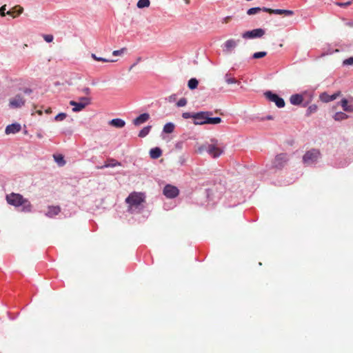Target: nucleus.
<instances>
[{"label":"nucleus","mask_w":353,"mask_h":353,"mask_svg":"<svg viewBox=\"0 0 353 353\" xmlns=\"http://www.w3.org/2000/svg\"><path fill=\"white\" fill-rule=\"evenodd\" d=\"M162 150L160 148L156 147L150 150V154H161Z\"/></svg>","instance_id":"nucleus-36"},{"label":"nucleus","mask_w":353,"mask_h":353,"mask_svg":"<svg viewBox=\"0 0 353 353\" xmlns=\"http://www.w3.org/2000/svg\"><path fill=\"white\" fill-rule=\"evenodd\" d=\"M201 153L207 152L210 154H221L225 152L224 145L217 140L212 139L210 143H205L198 148Z\"/></svg>","instance_id":"nucleus-4"},{"label":"nucleus","mask_w":353,"mask_h":353,"mask_svg":"<svg viewBox=\"0 0 353 353\" xmlns=\"http://www.w3.org/2000/svg\"><path fill=\"white\" fill-rule=\"evenodd\" d=\"M184 1H185V2L187 4L190 3V0H184Z\"/></svg>","instance_id":"nucleus-51"},{"label":"nucleus","mask_w":353,"mask_h":353,"mask_svg":"<svg viewBox=\"0 0 353 353\" xmlns=\"http://www.w3.org/2000/svg\"><path fill=\"white\" fill-rule=\"evenodd\" d=\"M21 125L19 123H12L8 125L5 130L6 134H15L21 130Z\"/></svg>","instance_id":"nucleus-12"},{"label":"nucleus","mask_w":353,"mask_h":353,"mask_svg":"<svg viewBox=\"0 0 353 353\" xmlns=\"http://www.w3.org/2000/svg\"><path fill=\"white\" fill-rule=\"evenodd\" d=\"M263 11L268 12L270 14H285L286 16H290L294 14L293 11L289 10H282V9H271L268 8H263Z\"/></svg>","instance_id":"nucleus-9"},{"label":"nucleus","mask_w":353,"mask_h":353,"mask_svg":"<svg viewBox=\"0 0 353 353\" xmlns=\"http://www.w3.org/2000/svg\"><path fill=\"white\" fill-rule=\"evenodd\" d=\"M182 144H183L182 143H176V147L180 148L182 145Z\"/></svg>","instance_id":"nucleus-48"},{"label":"nucleus","mask_w":353,"mask_h":353,"mask_svg":"<svg viewBox=\"0 0 353 353\" xmlns=\"http://www.w3.org/2000/svg\"><path fill=\"white\" fill-rule=\"evenodd\" d=\"M81 91L83 93L85 94L86 95H89L90 94V92H91L90 88H88V87H85V88H82L81 90Z\"/></svg>","instance_id":"nucleus-42"},{"label":"nucleus","mask_w":353,"mask_h":353,"mask_svg":"<svg viewBox=\"0 0 353 353\" xmlns=\"http://www.w3.org/2000/svg\"><path fill=\"white\" fill-rule=\"evenodd\" d=\"M225 82L228 83V84H232V83H240L235 78L231 77L230 74H227L225 75Z\"/></svg>","instance_id":"nucleus-29"},{"label":"nucleus","mask_w":353,"mask_h":353,"mask_svg":"<svg viewBox=\"0 0 353 353\" xmlns=\"http://www.w3.org/2000/svg\"><path fill=\"white\" fill-rule=\"evenodd\" d=\"M187 104V100L185 98L180 99L176 103L178 107H183Z\"/></svg>","instance_id":"nucleus-37"},{"label":"nucleus","mask_w":353,"mask_h":353,"mask_svg":"<svg viewBox=\"0 0 353 353\" xmlns=\"http://www.w3.org/2000/svg\"><path fill=\"white\" fill-rule=\"evenodd\" d=\"M264 94L267 99H268L270 101L274 102L278 108H281L285 106V103L283 99L280 97L276 94H274L271 91H267Z\"/></svg>","instance_id":"nucleus-5"},{"label":"nucleus","mask_w":353,"mask_h":353,"mask_svg":"<svg viewBox=\"0 0 353 353\" xmlns=\"http://www.w3.org/2000/svg\"><path fill=\"white\" fill-rule=\"evenodd\" d=\"M150 4V0H139L137 6L139 8H144L149 7Z\"/></svg>","instance_id":"nucleus-25"},{"label":"nucleus","mask_w":353,"mask_h":353,"mask_svg":"<svg viewBox=\"0 0 353 353\" xmlns=\"http://www.w3.org/2000/svg\"><path fill=\"white\" fill-rule=\"evenodd\" d=\"M81 103H83L85 106L90 105L91 103V98L85 97H81L79 99Z\"/></svg>","instance_id":"nucleus-32"},{"label":"nucleus","mask_w":353,"mask_h":353,"mask_svg":"<svg viewBox=\"0 0 353 353\" xmlns=\"http://www.w3.org/2000/svg\"><path fill=\"white\" fill-rule=\"evenodd\" d=\"M54 161L59 166H63L65 163V161L63 159V156H53Z\"/></svg>","instance_id":"nucleus-26"},{"label":"nucleus","mask_w":353,"mask_h":353,"mask_svg":"<svg viewBox=\"0 0 353 353\" xmlns=\"http://www.w3.org/2000/svg\"><path fill=\"white\" fill-rule=\"evenodd\" d=\"M266 54H267L266 52H255L252 54V58L253 59H261V58L265 57Z\"/></svg>","instance_id":"nucleus-31"},{"label":"nucleus","mask_w":353,"mask_h":353,"mask_svg":"<svg viewBox=\"0 0 353 353\" xmlns=\"http://www.w3.org/2000/svg\"><path fill=\"white\" fill-rule=\"evenodd\" d=\"M212 112L201 111L194 113V120L193 121L194 125H205L212 124L216 125L221 123L222 119L220 117H212Z\"/></svg>","instance_id":"nucleus-2"},{"label":"nucleus","mask_w":353,"mask_h":353,"mask_svg":"<svg viewBox=\"0 0 353 353\" xmlns=\"http://www.w3.org/2000/svg\"><path fill=\"white\" fill-rule=\"evenodd\" d=\"M274 119V117L272 116V115H268L265 118H262L261 120L263 121L265 119H267V120H272Z\"/></svg>","instance_id":"nucleus-45"},{"label":"nucleus","mask_w":353,"mask_h":353,"mask_svg":"<svg viewBox=\"0 0 353 353\" xmlns=\"http://www.w3.org/2000/svg\"><path fill=\"white\" fill-rule=\"evenodd\" d=\"M182 117L184 119L192 118L194 120V113L183 112Z\"/></svg>","instance_id":"nucleus-38"},{"label":"nucleus","mask_w":353,"mask_h":353,"mask_svg":"<svg viewBox=\"0 0 353 353\" xmlns=\"http://www.w3.org/2000/svg\"><path fill=\"white\" fill-rule=\"evenodd\" d=\"M127 49L125 48H123L120 50H114L112 52V54L114 56H122L125 52H126Z\"/></svg>","instance_id":"nucleus-33"},{"label":"nucleus","mask_w":353,"mask_h":353,"mask_svg":"<svg viewBox=\"0 0 353 353\" xmlns=\"http://www.w3.org/2000/svg\"><path fill=\"white\" fill-rule=\"evenodd\" d=\"M37 112L38 113L39 115H41L42 114V111L41 110H37Z\"/></svg>","instance_id":"nucleus-49"},{"label":"nucleus","mask_w":353,"mask_h":353,"mask_svg":"<svg viewBox=\"0 0 353 353\" xmlns=\"http://www.w3.org/2000/svg\"><path fill=\"white\" fill-rule=\"evenodd\" d=\"M265 34V30L262 28L254 29L246 31L242 34V37L245 39L262 37Z\"/></svg>","instance_id":"nucleus-7"},{"label":"nucleus","mask_w":353,"mask_h":353,"mask_svg":"<svg viewBox=\"0 0 353 353\" xmlns=\"http://www.w3.org/2000/svg\"><path fill=\"white\" fill-rule=\"evenodd\" d=\"M318 156H303V161L305 164L309 165L317 161Z\"/></svg>","instance_id":"nucleus-20"},{"label":"nucleus","mask_w":353,"mask_h":353,"mask_svg":"<svg viewBox=\"0 0 353 353\" xmlns=\"http://www.w3.org/2000/svg\"><path fill=\"white\" fill-rule=\"evenodd\" d=\"M163 194L168 199H174L179 195V190L174 185L168 184L164 187Z\"/></svg>","instance_id":"nucleus-6"},{"label":"nucleus","mask_w":353,"mask_h":353,"mask_svg":"<svg viewBox=\"0 0 353 353\" xmlns=\"http://www.w3.org/2000/svg\"><path fill=\"white\" fill-rule=\"evenodd\" d=\"M303 101V97L299 94H292L290 98V101L292 105H300Z\"/></svg>","instance_id":"nucleus-16"},{"label":"nucleus","mask_w":353,"mask_h":353,"mask_svg":"<svg viewBox=\"0 0 353 353\" xmlns=\"http://www.w3.org/2000/svg\"><path fill=\"white\" fill-rule=\"evenodd\" d=\"M341 92L338 91L337 92L333 94L332 95H329L326 92H323L321 94L320 98L321 100L325 103H328L330 101L335 100L338 97L341 95Z\"/></svg>","instance_id":"nucleus-10"},{"label":"nucleus","mask_w":353,"mask_h":353,"mask_svg":"<svg viewBox=\"0 0 353 353\" xmlns=\"http://www.w3.org/2000/svg\"><path fill=\"white\" fill-rule=\"evenodd\" d=\"M60 211L61 209L59 206H49L46 215L48 217L52 218L53 216L57 215Z\"/></svg>","instance_id":"nucleus-15"},{"label":"nucleus","mask_w":353,"mask_h":353,"mask_svg":"<svg viewBox=\"0 0 353 353\" xmlns=\"http://www.w3.org/2000/svg\"><path fill=\"white\" fill-rule=\"evenodd\" d=\"M109 124L117 128H122L125 126V122L121 119H113L109 121Z\"/></svg>","instance_id":"nucleus-18"},{"label":"nucleus","mask_w":353,"mask_h":353,"mask_svg":"<svg viewBox=\"0 0 353 353\" xmlns=\"http://www.w3.org/2000/svg\"><path fill=\"white\" fill-rule=\"evenodd\" d=\"M7 202L15 207H21V210L25 212L31 211L32 205L30 202L23 197L20 194L11 193L6 196Z\"/></svg>","instance_id":"nucleus-1"},{"label":"nucleus","mask_w":353,"mask_h":353,"mask_svg":"<svg viewBox=\"0 0 353 353\" xmlns=\"http://www.w3.org/2000/svg\"><path fill=\"white\" fill-rule=\"evenodd\" d=\"M236 45V41L233 39H229L224 43V46L227 51H230L232 49L234 48Z\"/></svg>","instance_id":"nucleus-21"},{"label":"nucleus","mask_w":353,"mask_h":353,"mask_svg":"<svg viewBox=\"0 0 353 353\" xmlns=\"http://www.w3.org/2000/svg\"><path fill=\"white\" fill-rule=\"evenodd\" d=\"M350 4H351L350 1H348L346 3H337V5H339V6H350Z\"/></svg>","instance_id":"nucleus-44"},{"label":"nucleus","mask_w":353,"mask_h":353,"mask_svg":"<svg viewBox=\"0 0 353 353\" xmlns=\"http://www.w3.org/2000/svg\"><path fill=\"white\" fill-rule=\"evenodd\" d=\"M151 126H146L144 127L139 133V137H145L146 135H148L150 131Z\"/></svg>","instance_id":"nucleus-28"},{"label":"nucleus","mask_w":353,"mask_h":353,"mask_svg":"<svg viewBox=\"0 0 353 353\" xmlns=\"http://www.w3.org/2000/svg\"><path fill=\"white\" fill-rule=\"evenodd\" d=\"M46 113L47 114H50L52 112V110L50 108H47L46 110H45Z\"/></svg>","instance_id":"nucleus-47"},{"label":"nucleus","mask_w":353,"mask_h":353,"mask_svg":"<svg viewBox=\"0 0 353 353\" xmlns=\"http://www.w3.org/2000/svg\"><path fill=\"white\" fill-rule=\"evenodd\" d=\"M26 94H30L32 92V90L29 88H26L23 91Z\"/></svg>","instance_id":"nucleus-46"},{"label":"nucleus","mask_w":353,"mask_h":353,"mask_svg":"<svg viewBox=\"0 0 353 353\" xmlns=\"http://www.w3.org/2000/svg\"><path fill=\"white\" fill-rule=\"evenodd\" d=\"M70 105L74 106L72 111L74 112H80L83 110L86 106L81 102H77L74 101H70Z\"/></svg>","instance_id":"nucleus-17"},{"label":"nucleus","mask_w":353,"mask_h":353,"mask_svg":"<svg viewBox=\"0 0 353 353\" xmlns=\"http://www.w3.org/2000/svg\"><path fill=\"white\" fill-rule=\"evenodd\" d=\"M145 202V194L143 192H132L125 199V203L128 204V211L131 213L139 208Z\"/></svg>","instance_id":"nucleus-3"},{"label":"nucleus","mask_w":353,"mask_h":353,"mask_svg":"<svg viewBox=\"0 0 353 353\" xmlns=\"http://www.w3.org/2000/svg\"><path fill=\"white\" fill-rule=\"evenodd\" d=\"M340 103L344 111L347 112H353V103H352V101L349 103L347 99H343Z\"/></svg>","instance_id":"nucleus-14"},{"label":"nucleus","mask_w":353,"mask_h":353,"mask_svg":"<svg viewBox=\"0 0 353 353\" xmlns=\"http://www.w3.org/2000/svg\"><path fill=\"white\" fill-rule=\"evenodd\" d=\"M333 118L335 121H340L347 119L348 118V115L344 112H338L334 114V115L333 116Z\"/></svg>","instance_id":"nucleus-22"},{"label":"nucleus","mask_w":353,"mask_h":353,"mask_svg":"<svg viewBox=\"0 0 353 353\" xmlns=\"http://www.w3.org/2000/svg\"><path fill=\"white\" fill-rule=\"evenodd\" d=\"M198 84L199 81H197V79L195 78H192L188 81V85L190 90H194L197 88Z\"/></svg>","instance_id":"nucleus-24"},{"label":"nucleus","mask_w":353,"mask_h":353,"mask_svg":"<svg viewBox=\"0 0 353 353\" xmlns=\"http://www.w3.org/2000/svg\"><path fill=\"white\" fill-rule=\"evenodd\" d=\"M343 65H353V57H350L348 59H346L343 62Z\"/></svg>","instance_id":"nucleus-40"},{"label":"nucleus","mask_w":353,"mask_h":353,"mask_svg":"<svg viewBox=\"0 0 353 353\" xmlns=\"http://www.w3.org/2000/svg\"><path fill=\"white\" fill-rule=\"evenodd\" d=\"M174 130V125L172 123H167L163 127V132L167 134L172 133Z\"/></svg>","instance_id":"nucleus-23"},{"label":"nucleus","mask_w":353,"mask_h":353,"mask_svg":"<svg viewBox=\"0 0 353 353\" xmlns=\"http://www.w3.org/2000/svg\"><path fill=\"white\" fill-rule=\"evenodd\" d=\"M150 119V114L148 113H143L133 120L134 125H140L144 123Z\"/></svg>","instance_id":"nucleus-11"},{"label":"nucleus","mask_w":353,"mask_h":353,"mask_svg":"<svg viewBox=\"0 0 353 353\" xmlns=\"http://www.w3.org/2000/svg\"><path fill=\"white\" fill-rule=\"evenodd\" d=\"M66 117H67V114L65 113L61 112V113L58 114L55 117L54 119L57 121H61L64 120L66 118Z\"/></svg>","instance_id":"nucleus-35"},{"label":"nucleus","mask_w":353,"mask_h":353,"mask_svg":"<svg viewBox=\"0 0 353 353\" xmlns=\"http://www.w3.org/2000/svg\"><path fill=\"white\" fill-rule=\"evenodd\" d=\"M43 37L44 40L48 43L52 42L54 39L53 35H52V34H44L43 36Z\"/></svg>","instance_id":"nucleus-39"},{"label":"nucleus","mask_w":353,"mask_h":353,"mask_svg":"<svg viewBox=\"0 0 353 353\" xmlns=\"http://www.w3.org/2000/svg\"><path fill=\"white\" fill-rule=\"evenodd\" d=\"M6 7V5H3V6H1L0 8V15L1 17H5L6 14H7L6 12H5Z\"/></svg>","instance_id":"nucleus-41"},{"label":"nucleus","mask_w":353,"mask_h":353,"mask_svg":"<svg viewBox=\"0 0 353 353\" xmlns=\"http://www.w3.org/2000/svg\"><path fill=\"white\" fill-rule=\"evenodd\" d=\"M23 12V8L21 6H16L10 10L6 12L7 14L10 15L12 18H16Z\"/></svg>","instance_id":"nucleus-13"},{"label":"nucleus","mask_w":353,"mask_h":353,"mask_svg":"<svg viewBox=\"0 0 353 353\" xmlns=\"http://www.w3.org/2000/svg\"><path fill=\"white\" fill-rule=\"evenodd\" d=\"M230 20H231V17L228 16V17L223 18V23H228L230 21Z\"/></svg>","instance_id":"nucleus-43"},{"label":"nucleus","mask_w":353,"mask_h":353,"mask_svg":"<svg viewBox=\"0 0 353 353\" xmlns=\"http://www.w3.org/2000/svg\"><path fill=\"white\" fill-rule=\"evenodd\" d=\"M117 165H120V163L116 161L115 159H108L104 165H101V166H97V168L98 169H103L104 168H111V167H114Z\"/></svg>","instance_id":"nucleus-19"},{"label":"nucleus","mask_w":353,"mask_h":353,"mask_svg":"<svg viewBox=\"0 0 353 353\" xmlns=\"http://www.w3.org/2000/svg\"><path fill=\"white\" fill-rule=\"evenodd\" d=\"M317 110V106L316 105H312L309 106L307 110V115L309 116L311 114L315 112Z\"/></svg>","instance_id":"nucleus-34"},{"label":"nucleus","mask_w":353,"mask_h":353,"mask_svg":"<svg viewBox=\"0 0 353 353\" xmlns=\"http://www.w3.org/2000/svg\"><path fill=\"white\" fill-rule=\"evenodd\" d=\"M160 156H157V155H155V156H151L152 158L153 159H157L158 157H159Z\"/></svg>","instance_id":"nucleus-50"},{"label":"nucleus","mask_w":353,"mask_h":353,"mask_svg":"<svg viewBox=\"0 0 353 353\" xmlns=\"http://www.w3.org/2000/svg\"><path fill=\"white\" fill-rule=\"evenodd\" d=\"M26 100L21 94H17L9 101V105L12 108H19L24 105Z\"/></svg>","instance_id":"nucleus-8"},{"label":"nucleus","mask_w":353,"mask_h":353,"mask_svg":"<svg viewBox=\"0 0 353 353\" xmlns=\"http://www.w3.org/2000/svg\"><path fill=\"white\" fill-rule=\"evenodd\" d=\"M261 10H263V8H261L259 7L252 8L247 11V14L248 15H252L259 13Z\"/></svg>","instance_id":"nucleus-30"},{"label":"nucleus","mask_w":353,"mask_h":353,"mask_svg":"<svg viewBox=\"0 0 353 353\" xmlns=\"http://www.w3.org/2000/svg\"><path fill=\"white\" fill-rule=\"evenodd\" d=\"M91 57L93 59H94L95 61H102V62H114V61H116V60L108 59H105V58H102V57H99L95 54H93V53L91 54Z\"/></svg>","instance_id":"nucleus-27"}]
</instances>
